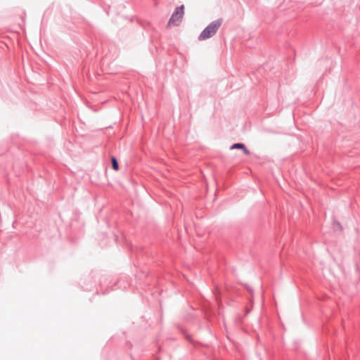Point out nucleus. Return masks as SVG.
Here are the masks:
<instances>
[{
  "mask_svg": "<svg viewBox=\"0 0 360 360\" xmlns=\"http://www.w3.org/2000/svg\"><path fill=\"white\" fill-rule=\"evenodd\" d=\"M222 22V18H218L211 22L200 34L198 39L202 41L212 37L217 33Z\"/></svg>",
  "mask_w": 360,
  "mask_h": 360,
  "instance_id": "nucleus-1",
  "label": "nucleus"
},
{
  "mask_svg": "<svg viewBox=\"0 0 360 360\" xmlns=\"http://www.w3.org/2000/svg\"><path fill=\"white\" fill-rule=\"evenodd\" d=\"M184 9V5L176 7L171 18H169V23L173 24L176 26L179 25L183 18Z\"/></svg>",
  "mask_w": 360,
  "mask_h": 360,
  "instance_id": "nucleus-2",
  "label": "nucleus"
},
{
  "mask_svg": "<svg viewBox=\"0 0 360 360\" xmlns=\"http://www.w3.org/2000/svg\"><path fill=\"white\" fill-rule=\"evenodd\" d=\"M110 160L112 169L117 171L119 169V163L117 158L115 156H112Z\"/></svg>",
  "mask_w": 360,
  "mask_h": 360,
  "instance_id": "nucleus-3",
  "label": "nucleus"
},
{
  "mask_svg": "<svg viewBox=\"0 0 360 360\" xmlns=\"http://www.w3.org/2000/svg\"><path fill=\"white\" fill-rule=\"evenodd\" d=\"M245 148V145L242 143H236L231 146V149H242Z\"/></svg>",
  "mask_w": 360,
  "mask_h": 360,
  "instance_id": "nucleus-4",
  "label": "nucleus"
},
{
  "mask_svg": "<svg viewBox=\"0 0 360 360\" xmlns=\"http://www.w3.org/2000/svg\"><path fill=\"white\" fill-rule=\"evenodd\" d=\"M242 150H243L244 153L245 155H250V151L245 146V148H242Z\"/></svg>",
  "mask_w": 360,
  "mask_h": 360,
  "instance_id": "nucleus-5",
  "label": "nucleus"
},
{
  "mask_svg": "<svg viewBox=\"0 0 360 360\" xmlns=\"http://www.w3.org/2000/svg\"><path fill=\"white\" fill-rule=\"evenodd\" d=\"M337 224L338 225V226L341 227V225L339 222H338Z\"/></svg>",
  "mask_w": 360,
  "mask_h": 360,
  "instance_id": "nucleus-6",
  "label": "nucleus"
}]
</instances>
